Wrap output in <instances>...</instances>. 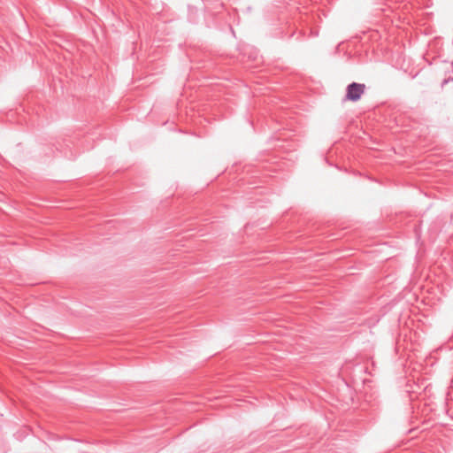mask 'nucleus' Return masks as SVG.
<instances>
[{"mask_svg":"<svg viewBox=\"0 0 453 453\" xmlns=\"http://www.w3.org/2000/svg\"><path fill=\"white\" fill-rule=\"evenodd\" d=\"M365 85L362 83L352 82L346 88L345 100L356 102L360 99L365 93Z\"/></svg>","mask_w":453,"mask_h":453,"instance_id":"f257e3e1","label":"nucleus"}]
</instances>
